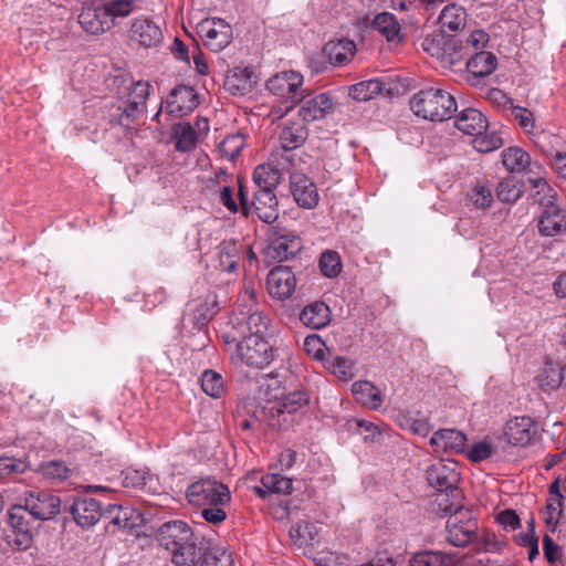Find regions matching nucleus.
I'll use <instances>...</instances> for the list:
<instances>
[{
  "mask_svg": "<svg viewBox=\"0 0 566 566\" xmlns=\"http://www.w3.org/2000/svg\"><path fill=\"white\" fill-rule=\"evenodd\" d=\"M122 82L123 85L118 91L119 99L106 105L105 119L112 127L119 126L129 130L146 112L150 84L144 81L135 82L132 78Z\"/></svg>",
  "mask_w": 566,
  "mask_h": 566,
  "instance_id": "1",
  "label": "nucleus"
},
{
  "mask_svg": "<svg viewBox=\"0 0 566 566\" xmlns=\"http://www.w3.org/2000/svg\"><path fill=\"white\" fill-rule=\"evenodd\" d=\"M457 107L455 98L450 92L434 87L421 90L410 101V108L416 116L432 122L451 118Z\"/></svg>",
  "mask_w": 566,
  "mask_h": 566,
  "instance_id": "2",
  "label": "nucleus"
},
{
  "mask_svg": "<svg viewBox=\"0 0 566 566\" xmlns=\"http://www.w3.org/2000/svg\"><path fill=\"white\" fill-rule=\"evenodd\" d=\"M308 406V396L304 391H293L280 400L264 408L272 428L287 430L305 415Z\"/></svg>",
  "mask_w": 566,
  "mask_h": 566,
  "instance_id": "3",
  "label": "nucleus"
},
{
  "mask_svg": "<svg viewBox=\"0 0 566 566\" xmlns=\"http://www.w3.org/2000/svg\"><path fill=\"white\" fill-rule=\"evenodd\" d=\"M226 343H234V353L232 359L245 364L254 368H265L269 366L276 356V349L265 337L249 335L242 340L237 342L235 338L231 340L224 337Z\"/></svg>",
  "mask_w": 566,
  "mask_h": 566,
  "instance_id": "4",
  "label": "nucleus"
},
{
  "mask_svg": "<svg viewBox=\"0 0 566 566\" xmlns=\"http://www.w3.org/2000/svg\"><path fill=\"white\" fill-rule=\"evenodd\" d=\"M186 497L189 504L197 507L226 505L231 499L227 485L209 478L190 484L187 489Z\"/></svg>",
  "mask_w": 566,
  "mask_h": 566,
  "instance_id": "5",
  "label": "nucleus"
},
{
  "mask_svg": "<svg viewBox=\"0 0 566 566\" xmlns=\"http://www.w3.org/2000/svg\"><path fill=\"white\" fill-rule=\"evenodd\" d=\"M478 538V521L471 515L467 509L449 516L446 524V539L453 546L464 547L474 544L476 548L480 546L475 543Z\"/></svg>",
  "mask_w": 566,
  "mask_h": 566,
  "instance_id": "6",
  "label": "nucleus"
},
{
  "mask_svg": "<svg viewBox=\"0 0 566 566\" xmlns=\"http://www.w3.org/2000/svg\"><path fill=\"white\" fill-rule=\"evenodd\" d=\"M198 33L205 45L212 52H220L233 39L232 27L221 18H208L197 25Z\"/></svg>",
  "mask_w": 566,
  "mask_h": 566,
  "instance_id": "7",
  "label": "nucleus"
},
{
  "mask_svg": "<svg viewBox=\"0 0 566 566\" xmlns=\"http://www.w3.org/2000/svg\"><path fill=\"white\" fill-rule=\"evenodd\" d=\"M21 501L33 520H50L59 514L61 510L60 497L48 491H29Z\"/></svg>",
  "mask_w": 566,
  "mask_h": 566,
  "instance_id": "8",
  "label": "nucleus"
},
{
  "mask_svg": "<svg viewBox=\"0 0 566 566\" xmlns=\"http://www.w3.org/2000/svg\"><path fill=\"white\" fill-rule=\"evenodd\" d=\"M537 434L535 421L528 416L514 417L503 427L505 441L513 447L528 446Z\"/></svg>",
  "mask_w": 566,
  "mask_h": 566,
  "instance_id": "9",
  "label": "nucleus"
},
{
  "mask_svg": "<svg viewBox=\"0 0 566 566\" xmlns=\"http://www.w3.org/2000/svg\"><path fill=\"white\" fill-rule=\"evenodd\" d=\"M303 76L295 71H285L271 76L266 82V88L273 94L286 102L296 104L301 95Z\"/></svg>",
  "mask_w": 566,
  "mask_h": 566,
  "instance_id": "10",
  "label": "nucleus"
},
{
  "mask_svg": "<svg viewBox=\"0 0 566 566\" xmlns=\"http://www.w3.org/2000/svg\"><path fill=\"white\" fill-rule=\"evenodd\" d=\"M427 481L437 491H444L458 488L460 473L458 463L453 460H439L428 467Z\"/></svg>",
  "mask_w": 566,
  "mask_h": 566,
  "instance_id": "11",
  "label": "nucleus"
},
{
  "mask_svg": "<svg viewBox=\"0 0 566 566\" xmlns=\"http://www.w3.org/2000/svg\"><path fill=\"white\" fill-rule=\"evenodd\" d=\"M302 249L301 239L291 232L274 234L264 248V255L272 261L282 262L295 256Z\"/></svg>",
  "mask_w": 566,
  "mask_h": 566,
  "instance_id": "12",
  "label": "nucleus"
},
{
  "mask_svg": "<svg viewBox=\"0 0 566 566\" xmlns=\"http://www.w3.org/2000/svg\"><path fill=\"white\" fill-rule=\"evenodd\" d=\"M296 103H300L297 114L304 123L319 120L333 109V101L326 93L306 96L301 93Z\"/></svg>",
  "mask_w": 566,
  "mask_h": 566,
  "instance_id": "13",
  "label": "nucleus"
},
{
  "mask_svg": "<svg viewBox=\"0 0 566 566\" xmlns=\"http://www.w3.org/2000/svg\"><path fill=\"white\" fill-rule=\"evenodd\" d=\"M269 294L276 300H286L292 296L296 287L295 274L289 266H275L266 277Z\"/></svg>",
  "mask_w": 566,
  "mask_h": 566,
  "instance_id": "14",
  "label": "nucleus"
},
{
  "mask_svg": "<svg viewBox=\"0 0 566 566\" xmlns=\"http://www.w3.org/2000/svg\"><path fill=\"white\" fill-rule=\"evenodd\" d=\"M467 436L457 429H440L430 438L436 452L461 453L467 447Z\"/></svg>",
  "mask_w": 566,
  "mask_h": 566,
  "instance_id": "15",
  "label": "nucleus"
},
{
  "mask_svg": "<svg viewBox=\"0 0 566 566\" xmlns=\"http://www.w3.org/2000/svg\"><path fill=\"white\" fill-rule=\"evenodd\" d=\"M70 512L82 527L96 524L102 516V504L92 497H76L70 507Z\"/></svg>",
  "mask_w": 566,
  "mask_h": 566,
  "instance_id": "16",
  "label": "nucleus"
},
{
  "mask_svg": "<svg viewBox=\"0 0 566 566\" xmlns=\"http://www.w3.org/2000/svg\"><path fill=\"white\" fill-rule=\"evenodd\" d=\"M130 33L132 39L146 49L158 46L164 39L161 27L148 19H136Z\"/></svg>",
  "mask_w": 566,
  "mask_h": 566,
  "instance_id": "17",
  "label": "nucleus"
},
{
  "mask_svg": "<svg viewBox=\"0 0 566 566\" xmlns=\"http://www.w3.org/2000/svg\"><path fill=\"white\" fill-rule=\"evenodd\" d=\"M291 192L300 207L313 208L318 202L315 185L302 172H293L290 177Z\"/></svg>",
  "mask_w": 566,
  "mask_h": 566,
  "instance_id": "18",
  "label": "nucleus"
},
{
  "mask_svg": "<svg viewBox=\"0 0 566 566\" xmlns=\"http://www.w3.org/2000/svg\"><path fill=\"white\" fill-rule=\"evenodd\" d=\"M192 534L193 531L186 522L170 521L158 528L156 537L159 545L168 552Z\"/></svg>",
  "mask_w": 566,
  "mask_h": 566,
  "instance_id": "19",
  "label": "nucleus"
},
{
  "mask_svg": "<svg viewBox=\"0 0 566 566\" xmlns=\"http://www.w3.org/2000/svg\"><path fill=\"white\" fill-rule=\"evenodd\" d=\"M166 103L170 114H188L198 106V94L191 86L177 85Z\"/></svg>",
  "mask_w": 566,
  "mask_h": 566,
  "instance_id": "20",
  "label": "nucleus"
},
{
  "mask_svg": "<svg viewBox=\"0 0 566 566\" xmlns=\"http://www.w3.org/2000/svg\"><path fill=\"white\" fill-rule=\"evenodd\" d=\"M78 23L91 34L104 33L113 27L111 18L103 6L83 8L78 15Z\"/></svg>",
  "mask_w": 566,
  "mask_h": 566,
  "instance_id": "21",
  "label": "nucleus"
},
{
  "mask_svg": "<svg viewBox=\"0 0 566 566\" xmlns=\"http://www.w3.org/2000/svg\"><path fill=\"white\" fill-rule=\"evenodd\" d=\"M538 230L543 235L554 237L566 231V210L557 205H547L539 220Z\"/></svg>",
  "mask_w": 566,
  "mask_h": 566,
  "instance_id": "22",
  "label": "nucleus"
},
{
  "mask_svg": "<svg viewBox=\"0 0 566 566\" xmlns=\"http://www.w3.org/2000/svg\"><path fill=\"white\" fill-rule=\"evenodd\" d=\"M356 44L348 39H338L327 42L322 49V55L332 66H340L354 56Z\"/></svg>",
  "mask_w": 566,
  "mask_h": 566,
  "instance_id": "23",
  "label": "nucleus"
},
{
  "mask_svg": "<svg viewBox=\"0 0 566 566\" xmlns=\"http://www.w3.org/2000/svg\"><path fill=\"white\" fill-rule=\"evenodd\" d=\"M251 206L258 218L265 223H272L279 217V201L273 190L258 189Z\"/></svg>",
  "mask_w": 566,
  "mask_h": 566,
  "instance_id": "24",
  "label": "nucleus"
},
{
  "mask_svg": "<svg viewBox=\"0 0 566 566\" xmlns=\"http://www.w3.org/2000/svg\"><path fill=\"white\" fill-rule=\"evenodd\" d=\"M168 552L176 566H193L202 555L195 533Z\"/></svg>",
  "mask_w": 566,
  "mask_h": 566,
  "instance_id": "25",
  "label": "nucleus"
},
{
  "mask_svg": "<svg viewBox=\"0 0 566 566\" xmlns=\"http://www.w3.org/2000/svg\"><path fill=\"white\" fill-rule=\"evenodd\" d=\"M292 480L279 473H268L261 478L259 485L253 488L254 492L263 500L269 496L286 495L292 491Z\"/></svg>",
  "mask_w": 566,
  "mask_h": 566,
  "instance_id": "26",
  "label": "nucleus"
},
{
  "mask_svg": "<svg viewBox=\"0 0 566 566\" xmlns=\"http://www.w3.org/2000/svg\"><path fill=\"white\" fill-rule=\"evenodd\" d=\"M454 126L463 134L472 136L484 133L489 127V123L480 111L468 107L460 112L454 120Z\"/></svg>",
  "mask_w": 566,
  "mask_h": 566,
  "instance_id": "27",
  "label": "nucleus"
},
{
  "mask_svg": "<svg viewBox=\"0 0 566 566\" xmlns=\"http://www.w3.org/2000/svg\"><path fill=\"white\" fill-rule=\"evenodd\" d=\"M463 494L461 489H449L437 491L432 503L433 511L443 515L451 516L459 511H463Z\"/></svg>",
  "mask_w": 566,
  "mask_h": 566,
  "instance_id": "28",
  "label": "nucleus"
},
{
  "mask_svg": "<svg viewBox=\"0 0 566 566\" xmlns=\"http://www.w3.org/2000/svg\"><path fill=\"white\" fill-rule=\"evenodd\" d=\"M308 136V129L304 122L289 120L280 133V144L284 150H293L301 147Z\"/></svg>",
  "mask_w": 566,
  "mask_h": 566,
  "instance_id": "29",
  "label": "nucleus"
},
{
  "mask_svg": "<svg viewBox=\"0 0 566 566\" xmlns=\"http://www.w3.org/2000/svg\"><path fill=\"white\" fill-rule=\"evenodd\" d=\"M370 25L388 42L399 43L402 41L400 23L390 12H381L376 14Z\"/></svg>",
  "mask_w": 566,
  "mask_h": 566,
  "instance_id": "30",
  "label": "nucleus"
},
{
  "mask_svg": "<svg viewBox=\"0 0 566 566\" xmlns=\"http://www.w3.org/2000/svg\"><path fill=\"white\" fill-rule=\"evenodd\" d=\"M352 392L358 402L373 410L380 408L384 401L379 389L367 380L355 381L352 385Z\"/></svg>",
  "mask_w": 566,
  "mask_h": 566,
  "instance_id": "31",
  "label": "nucleus"
},
{
  "mask_svg": "<svg viewBox=\"0 0 566 566\" xmlns=\"http://www.w3.org/2000/svg\"><path fill=\"white\" fill-rule=\"evenodd\" d=\"M329 308L323 302L306 305L300 314V321L307 327L319 329L329 323Z\"/></svg>",
  "mask_w": 566,
  "mask_h": 566,
  "instance_id": "32",
  "label": "nucleus"
},
{
  "mask_svg": "<svg viewBox=\"0 0 566 566\" xmlns=\"http://www.w3.org/2000/svg\"><path fill=\"white\" fill-rule=\"evenodd\" d=\"M496 64V56L489 51L475 52L465 62L469 73L474 77L490 75L495 70Z\"/></svg>",
  "mask_w": 566,
  "mask_h": 566,
  "instance_id": "33",
  "label": "nucleus"
},
{
  "mask_svg": "<svg viewBox=\"0 0 566 566\" xmlns=\"http://www.w3.org/2000/svg\"><path fill=\"white\" fill-rule=\"evenodd\" d=\"M224 87L233 95H244L253 88L252 72L248 67H234L226 77Z\"/></svg>",
  "mask_w": 566,
  "mask_h": 566,
  "instance_id": "34",
  "label": "nucleus"
},
{
  "mask_svg": "<svg viewBox=\"0 0 566 566\" xmlns=\"http://www.w3.org/2000/svg\"><path fill=\"white\" fill-rule=\"evenodd\" d=\"M282 174L280 169L271 164L256 166L253 171V181L259 190H275L280 185Z\"/></svg>",
  "mask_w": 566,
  "mask_h": 566,
  "instance_id": "35",
  "label": "nucleus"
},
{
  "mask_svg": "<svg viewBox=\"0 0 566 566\" xmlns=\"http://www.w3.org/2000/svg\"><path fill=\"white\" fill-rule=\"evenodd\" d=\"M242 245L234 240H223L218 247V259L222 271L234 272L238 268Z\"/></svg>",
  "mask_w": 566,
  "mask_h": 566,
  "instance_id": "36",
  "label": "nucleus"
},
{
  "mask_svg": "<svg viewBox=\"0 0 566 566\" xmlns=\"http://www.w3.org/2000/svg\"><path fill=\"white\" fill-rule=\"evenodd\" d=\"M502 163L512 172L532 171L530 155L520 147H510L502 153Z\"/></svg>",
  "mask_w": 566,
  "mask_h": 566,
  "instance_id": "37",
  "label": "nucleus"
},
{
  "mask_svg": "<svg viewBox=\"0 0 566 566\" xmlns=\"http://www.w3.org/2000/svg\"><path fill=\"white\" fill-rule=\"evenodd\" d=\"M9 524L22 535V539L19 544L25 543L28 546L29 534L31 532L30 520L32 518L29 514V510L23 507V502L13 505L9 511Z\"/></svg>",
  "mask_w": 566,
  "mask_h": 566,
  "instance_id": "38",
  "label": "nucleus"
},
{
  "mask_svg": "<svg viewBox=\"0 0 566 566\" xmlns=\"http://www.w3.org/2000/svg\"><path fill=\"white\" fill-rule=\"evenodd\" d=\"M467 12L457 4H449L444 7L439 15V23L441 31L444 30L458 31L465 25Z\"/></svg>",
  "mask_w": 566,
  "mask_h": 566,
  "instance_id": "39",
  "label": "nucleus"
},
{
  "mask_svg": "<svg viewBox=\"0 0 566 566\" xmlns=\"http://www.w3.org/2000/svg\"><path fill=\"white\" fill-rule=\"evenodd\" d=\"M172 135L176 149L179 151H189L196 146L197 133L188 123L176 125Z\"/></svg>",
  "mask_w": 566,
  "mask_h": 566,
  "instance_id": "40",
  "label": "nucleus"
},
{
  "mask_svg": "<svg viewBox=\"0 0 566 566\" xmlns=\"http://www.w3.org/2000/svg\"><path fill=\"white\" fill-rule=\"evenodd\" d=\"M448 35L443 31H437L427 34L421 41V49L430 56L437 57L441 61L446 53V44L448 43Z\"/></svg>",
  "mask_w": 566,
  "mask_h": 566,
  "instance_id": "41",
  "label": "nucleus"
},
{
  "mask_svg": "<svg viewBox=\"0 0 566 566\" xmlns=\"http://www.w3.org/2000/svg\"><path fill=\"white\" fill-rule=\"evenodd\" d=\"M382 91L378 80L363 81L349 87V96L358 102L369 101Z\"/></svg>",
  "mask_w": 566,
  "mask_h": 566,
  "instance_id": "42",
  "label": "nucleus"
},
{
  "mask_svg": "<svg viewBox=\"0 0 566 566\" xmlns=\"http://www.w3.org/2000/svg\"><path fill=\"white\" fill-rule=\"evenodd\" d=\"M527 180L535 201L544 208H546L547 205H554L555 191L544 178H528Z\"/></svg>",
  "mask_w": 566,
  "mask_h": 566,
  "instance_id": "43",
  "label": "nucleus"
},
{
  "mask_svg": "<svg viewBox=\"0 0 566 566\" xmlns=\"http://www.w3.org/2000/svg\"><path fill=\"white\" fill-rule=\"evenodd\" d=\"M410 566H453V558L441 552H422L411 558Z\"/></svg>",
  "mask_w": 566,
  "mask_h": 566,
  "instance_id": "44",
  "label": "nucleus"
},
{
  "mask_svg": "<svg viewBox=\"0 0 566 566\" xmlns=\"http://www.w3.org/2000/svg\"><path fill=\"white\" fill-rule=\"evenodd\" d=\"M201 388L212 398H220L224 392V381L222 376L211 369L205 370L201 375Z\"/></svg>",
  "mask_w": 566,
  "mask_h": 566,
  "instance_id": "45",
  "label": "nucleus"
},
{
  "mask_svg": "<svg viewBox=\"0 0 566 566\" xmlns=\"http://www.w3.org/2000/svg\"><path fill=\"white\" fill-rule=\"evenodd\" d=\"M467 55H469V53L467 52L463 40L449 36L448 43L446 44V53L441 62L443 64L457 65L464 60Z\"/></svg>",
  "mask_w": 566,
  "mask_h": 566,
  "instance_id": "46",
  "label": "nucleus"
},
{
  "mask_svg": "<svg viewBox=\"0 0 566 566\" xmlns=\"http://www.w3.org/2000/svg\"><path fill=\"white\" fill-rule=\"evenodd\" d=\"M523 192V187L515 177L504 178L496 188V196L503 202H515Z\"/></svg>",
  "mask_w": 566,
  "mask_h": 566,
  "instance_id": "47",
  "label": "nucleus"
},
{
  "mask_svg": "<svg viewBox=\"0 0 566 566\" xmlns=\"http://www.w3.org/2000/svg\"><path fill=\"white\" fill-rule=\"evenodd\" d=\"M398 423L402 429L421 437L428 436L431 431V424L428 418H415L408 415H399Z\"/></svg>",
  "mask_w": 566,
  "mask_h": 566,
  "instance_id": "48",
  "label": "nucleus"
},
{
  "mask_svg": "<svg viewBox=\"0 0 566 566\" xmlns=\"http://www.w3.org/2000/svg\"><path fill=\"white\" fill-rule=\"evenodd\" d=\"M38 471L45 478L52 481H63L69 478L71 470L64 462L52 460L40 464Z\"/></svg>",
  "mask_w": 566,
  "mask_h": 566,
  "instance_id": "49",
  "label": "nucleus"
},
{
  "mask_svg": "<svg viewBox=\"0 0 566 566\" xmlns=\"http://www.w3.org/2000/svg\"><path fill=\"white\" fill-rule=\"evenodd\" d=\"M122 483L125 488L143 490L146 488L151 475L146 470H137L128 468L122 472Z\"/></svg>",
  "mask_w": 566,
  "mask_h": 566,
  "instance_id": "50",
  "label": "nucleus"
},
{
  "mask_svg": "<svg viewBox=\"0 0 566 566\" xmlns=\"http://www.w3.org/2000/svg\"><path fill=\"white\" fill-rule=\"evenodd\" d=\"M473 147L479 153H490L500 148L503 144L501 136L496 132L486 130L480 135H473Z\"/></svg>",
  "mask_w": 566,
  "mask_h": 566,
  "instance_id": "51",
  "label": "nucleus"
},
{
  "mask_svg": "<svg viewBox=\"0 0 566 566\" xmlns=\"http://www.w3.org/2000/svg\"><path fill=\"white\" fill-rule=\"evenodd\" d=\"M29 468L24 460L13 457H0V480H6L17 474H21Z\"/></svg>",
  "mask_w": 566,
  "mask_h": 566,
  "instance_id": "52",
  "label": "nucleus"
},
{
  "mask_svg": "<svg viewBox=\"0 0 566 566\" xmlns=\"http://www.w3.org/2000/svg\"><path fill=\"white\" fill-rule=\"evenodd\" d=\"M244 147V137L241 134L227 136L220 143V151L222 155L231 160H234Z\"/></svg>",
  "mask_w": 566,
  "mask_h": 566,
  "instance_id": "53",
  "label": "nucleus"
},
{
  "mask_svg": "<svg viewBox=\"0 0 566 566\" xmlns=\"http://www.w3.org/2000/svg\"><path fill=\"white\" fill-rule=\"evenodd\" d=\"M319 269L327 277H335L342 270L339 255L334 251H325L319 259Z\"/></svg>",
  "mask_w": 566,
  "mask_h": 566,
  "instance_id": "54",
  "label": "nucleus"
},
{
  "mask_svg": "<svg viewBox=\"0 0 566 566\" xmlns=\"http://www.w3.org/2000/svg\"><path fill=\"white\" fill-rule=\"evenodd\" d=\"M102 6L108 13L112 25H114L116 18L127 17L133 11L134 0H108Z\"/></svg>",
  "mask_w": 566,
  "mask_h": 566,
  "instance_id": "55",
  "label": "nucleus"
},
{
  "mask_svg": "<svg viewBox=\"0 0 566 566\" xmlns=\"http://www.w3.org/2000/svg\"><path fill=\"white\" fill-rule=\"evenodd\" d=\"M201 566H232L233 559L231 553L222 548H212L202 553Z\"/></svg>",
  "mask_w": 566,
  "mask_h": 566,
  "instance_id": "56",
  "label": "nucleus"
},
{
  "mask_svg": "<svg viewBox=\"0 0 566 566\" xmlns=\"http://www.w3.org/2000/svg\"><path fill=\"white\" fill-rule=\"evenodd\" d=\"M512 114L527 135L539 133L535 124L534 114L530 109L522 106H512Z\"/></svg>",
  "mask_w": 566,
  "mask_h": 566,
  "instance_id": "57",
  "label": "nucleus"
},
{
  "mask_svg": "<svg viewBox=\"0 0 566 566\" xmlns=\"http://www.w3.org/2000/svg\"><path fill=\"white\" fill-rule=\"evenodd\" d=\"M470 201L476 207L481 209H485L491 207L493 202V195L491 188L484 185H476L469 192Z\"/></svg>",
  "mask_w": 566,
  "mask_h": 566,
  "instance_id": "58",
  "label": "nucleus"
},
{
  "mask_svg": "<svg viewBox=\"0 0 566 566\" xmlns=\"http://www.w3.org/2000/svg\"><path fill=\"white\" fill-rule=\"evenodd\" d=\"M270 324V319L261 312L250 313L247 318V326L250 335L265 337Z\"/></svg>",
  "mask_w": 566,
  "mask_h": 566,
  "instance_id": "59",
  "label": "nucleus"
},
{
  "mask_svg": "<svg viewBox=\"0 0 566 566\" xmlns=\"http://www.w3.org/2000/svg\"><path fill=\"white\" fill-rule=\"evenodd\" d=\"M541 386L547 389H556L563 386V379L557 366L549 364L544 368L541 376Z\"/></svg>",
  "mask_w": 566,
  "mask_h": 566,
  "instance_id": "60",
  "label": "nucleus"
},
{
  "mask_svg": "<svg viewBox=\"0 0 566 566\" xmlns=\"http://www.w3.org/2000/svg\"><path fill=\"white\" fill-rule=\"evenodd\" d=\"M214 312L206 303H202L192 313L188 314V317L197 329H201L208 324Z\"/></svg>",
  "mask_w": 566,
  "mask_h": 566,
  "instance_id": "61",
  "label": "nucleus"
},
{
  "mask_svg": "<svg viewBox=\"0 0 566 566\" xmlns=\"http://www.w3.org/2000/svg\"><path fill=\"white\" fill-rule=\"evenodd\" d=\"M329 369L340 379L352 377L353 363L344 357L335 356L329 361Z\"/></svg>",
  "mask_w": 566,
  "mask_h": 566,
  "instance_id": "62",
  "label": "nucleus"
},
{
  "mask_svg": "<svg viewBox=\"0 0 566 566\" xmlns=\"http://www.w3.org/2000/svg\"><path fill=\"white\" fill-rule=\"evenodd\" d=\"M219 201L231 212L237 213L239 206L234 200V190L227 184L220 185L217 190Z\"/></svg>",
  "mask_w": 566,
  "mask_h": 566,
  "instance_id": "63",
  "label": "nucleus"
},
{
  "mask_svg": "<svg viewBox=\"0 0 566 566\" xmlns=\"http://www.w3.org/2000/svg\"><path fill=\"white\" fill-rule=\"evenodd\" d=\"M562 514V501L553 500L547 503L544 514V522L547 527L554 532Z\"/></svg>",
  "mask_w": 566,
  "mask_h": 566,
  "instance_id": "64",
  "label": "nucleus"
}]
</instances>
